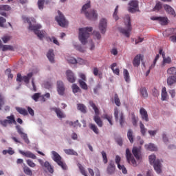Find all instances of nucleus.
<instances>
[{
  "label": "nucleus",
  "mask_w": 176,
  "mask_h": 176,
  "mask_svg": "<svg viewBox=\"0 0 176 176\" xmlns=\"http://www.w3.org/2000/svg\"><path fill=\"white\" fill-rule=\"evenodd\" d=\"M11 8L8 5H0V14L6 17V12L10 10Z\"/></svg>",
  "instance_id": "obj_20"
},
{
  "label": "nucleus",
  "mask_w": 176,
  "mask_h": 176,
  "mask_svg": "<svg viewBox=\"0 0 176 176\" xmlns=\"http://www.w3.org/2000/svg\"><path fill=\"white\" fill-rule=\"evenodd\" d=\"M78 83L80 85V87L82 89V90H87L89 89V87L87 86V84L86 83V81H83V80H78Z\"/></svg>",
  "instance_id": "obj_33"
},
{
  "label": "nucleus",
  "mask_w": 176,
  "mask_h": 176,
  "mask_svg": "<svg viewBox=\"0 0 176 176\" xmlns=\"http://www.w3.org/2000/svg\"><path fill=\"white\" fill-rule=\"evenodd\" d=\"M148 159L150 164L153 166L156 173L160 174V173H162V163H160V160H156V155H149Z\"/></svg>",
  "instance_id": "obj_6"
},
{
  "label": "nucleus",
  "mask_w": 176,
  "mask_h": 176,
  "mask_svg": "<svg viewBox=\"0 0 176 176\" xmlns=\"http://www.w3.org/2000/svg\"><path fill=\"white\" fill-rule=\"evenodd\" d=\"M5 23H6V19L0 16V27H5Z\"/></svg>",
  "instance_id": "obj_63"
},
{
  "label": "nucleus",
  "mask_w": 176,
  "mask_h": 176,
  "mask_svg": "<svg viewBox=\"0 0 176 176\" xmlns=\"http://www.w3.org/2000/svg\"><path fill=\"white\" fill-rule=\"evenodd\" d=\"M53 50H50L47 54V57L50 63H54V53Z\"/></svg>",
  "instance_id": "obj_30"
},
{
  "label": "nucleus",
  "mask_w": 176,
  "mask_h": 176,
  "mask_svg": "<svg viewBox=\"0 0 176 176\" xmlns=\"http://www.w3.org/2000/svg\"><path fill=\"white\" fill-rule=\"evenodd\" d=\"M123 74H124V79H125V81L127 83H129V82H130V74L129 73V71L126 69H124Z\"/></svg>",
  "instance_id": "obj_40"
},
{
  "label": "nucleus",
  "mask_w": 176,
  "mask_h": 176,
  "mask_svg": "<svg viewBox=\"0 0 176 176\" xmlns=\"http://www.w3.org/2000/svg\"><path fill=\"white\" fill-rule=\"evenodd\" d=\"M67 61L69 64H76V63H78V60L74 57L69 58Z\"/></svg>",
  "instance_id": "obj_62"
},
{
  "label": "nucleus",
  "mask_w": 176,
  "mask_h": 176,
  "mask_svg": "<svg viewBox=\"0 0 176 176\" xmlns=\"http://www.w3.org/2000/svg\"><path fill=\"white\" fill-rule=\"evenodd\" d=\"M16 131L21 135V138L25 141L26 144H30V140H28V136L26 133L23 132V129L20 125H16Z\"/></svg>",
  "instance_id": "obj_12"
},
{
  "label": "nucleus",
  "mask_w": 176,
  "mask_h": 176,
  "mask_svg": "<svg viewBox=\"0 0 176 176\" xmlns=\"http://www.w3.org/2000/svg\"><path fill=\"white\" fill-rule=\"evenodd\" d=\"M89 9H90V1H89L87 3L85 4L82 6L81 13H83L85 15V17L88 19V20H97V17L98 15L97 14L96 10H91L90 11H88Z\"/></svg>",
  "instance_id": "obj_3"
},
{
  "label": "nucleus",
  "mask_w": 176,
  "mask_h": 176,
  "mask_svg": "<svg viewBox=\"0 0 176 176\" xmlns=\"http://www.w3.org/2000/svg\"><path fill=\"white\" fill-rule=\"evenodd\" d=\"M2 105H5V96L0 94V111H2Z\"/></svg>",
  "instance_id": "obj_55"
},
{
  "label": "nucleus",
  "mask_w": 176,
  "mask_h": 176,
  "mask_svg": "<svg viewBox=\"0 0 176 176\" xmlns=\"http://www.w3.org/2000/svg\"><path fill=\"white\" fill-rule=\"evenodd\" d=\"M176 83V76H170L167 78V85L168 86H173Z\"/></svg>",
  "instance_id": "obj_29"
},
{
  "label": "nucleus",
  "mask_w": 176,
  "mask_h": 176,
  "mask_svg": "<svg viewBox=\"0 0 176 176\" xmlns=\"http://www.w3.org/2000/svg\"><path fill=\"white\" fill-rule=\"evenodd\" d=\"M124 24L126 25V29L124 28H120L119 31L126 36V38H130V33L131 32V19L130 18V15L127 14L124 18Z\"/></svg>",
  "instance_id": "obj_4"
},
{
  "label": "nucleus",
  "mask_w": 176,
  "mask_h": 176,
  "mask_svg": "<svg viewBox=\"0 0 176 176\" xmlns=\"http://www.w3.org/2000/svg\"><path fill=\"white\" fill-rule=\"evenodd\" d=\"M72 89L74 94L76 93H80V91H82L80 88L76 84H73L72 86Z\"/></svg>",
  "instance_id": "obj_44"
},
{
  "label": "nucleus",
  "mask_w": 176,
  "mask_h": 176,
  "mask_svg": "<svg viewBox=\"0 0 176 176\" xmlns=\"http://www.w3.org/2000/svg\"><path fill=\"white\" fill-rule=\"evenodd\" d=\"M145 148L146 149H148V151H151L153 152L157 151V148L156 146H155V144H146V145H145Z\"/></svg>",
  "instance_id": "obj_41"
},
{
  "label": "nucleus",
  "mask_w": 176,
  "mask_h": 176,
  "mask_svg": "<svg viewBox=\"0 0 176 176\" xmlns=\"http://www.w3.org/2000/svg\"><path fill=\"white\" fill-rule=\"evenodd\" d=\"M77 109L78 111H80V112H82V113H86L87 111V108H86V106L83 104H77Z\"/></svg>",
  "instance_id": "obj_37"
},
{
  "label": "nucleus",
  "mask_w": 176,
  "mask_h": 176,
  "mask_svg": "<svg viewBox=\"0 0 176 176\" xmlns=\"http://www.w3.org/2000/svg\"><path fill=\"white\" fill-rule=\"evenodd\" d=\"M58 16H56V21H57L58 25L63 28H65L67 25H68V21H67V19H65V17L64 16V15H63L61 12L58 11Z\"/></svg>",
  "instance_id": "obj_9"
},
{
  "label": "nucleus",
  "mask_w": 176,
  "mask_h": 176,
  "mask_svg": "<svg viewBox=\"0 0 176 176\" xmlns=\"http://www.w3.org/2000/svg\"><path fill=\"white\" fill-rule=\"evenodd\" d=\"M0 124H1L3 127H8V124H17L14 115L11 114L7 116L6 120H0Z\"/></svg>",
  "instance_id": "obj_8"
},
{
  "label": "nucleus",
  "mask_w": 176,
  "mask_h": 176,
  "mask_svg": "<svg viewBox=\"0 0 176 176\" xmlns=\"http://www.w3.org/2000/svg\"><path fill=\"white\" fill-rule=\"evenodd\" d=\"M91 31H93V28L91 27L81 28L79 29L78 38L82 45H86L87 43V39H89Z\"/></svg>",
  "instance_id": "obj_2"
},
{
  "label": "nucleus",
  "mask_w": 176,
  "mask_h": 176,
  "mask_svg": "<svg viewBox=\"0 0 176 176\" xmlns=\"http://www.w3.org/2000/svg\"><path fill=\"white\" fill-rule=\"evenodd\" d=\"M107 173L108 174H113L115 173V162L113 161H110L107 167Z\"/></svg>",
  "instance_id": "obj_25"
},
{
  "label": "nucleus",
  "mask_w": 176,
  "mask_h": 176,
  "mask_svg": "<svg viewBox=\"0 0 176 176\" xmlns=\"http://www.w3.org/2000/svg\"><path fill=\"white\" fill-rule=\"evenodd\" d=\"M37 5L38 9H40V10H42V9H43V6L45 5V0H38Z\"/></svg>",
  "instance_id": "obj_57"
},
{
  "label": "nucleus",
  "mask_w": 176,
  "mask_h": 176,
  "mask_svg": "<svg viewBox=\"0 0 176 176\" xmlns=\"http://www.w3.org/2000/svg\"><path fill=\"white\" fill-rule=\"evenodd\" d=\"M162 8H163V6L162 5V3L160 1H158L155 7L153 8L154 12H159V10H162Z\"/></svg>",
  "instance_id": "obj_49"
},
{
  "label": "nucleus",
  "mask_w": 176,
  "mask_h": 176,
  "mask_svg": "<svg viewBox=\"0 0 176 176\" xmlns=\"http://www.w3.org/2000/svg\"><path fill=\"white\" fill-rule=\"evenodd\" d=\"M66 123L72 127H78H78H81L82 126L80 124H79V120H76L74 122L72 121H67Z\"/></svg>",
  "instance_id": "obj_36"
},
{
  "label": "nucleus",
  "mask_w": 176,
  "mask_h": 176,
  "mask_svg": "<svg viewBox=\"0 0 176 176\" xmlns=\"http://www.w3.org/2000/svg\"><path fill=\"white\" fill-rule=\"evenodd\" d=\"M140 113L142 120L145 122H149V118H148V111L144 107H141L140 109Z\"/></svg>",
  "instance_id": "obj_22"
},
{
  "label": "nucleus",
  "mask_w": 176,
  "mask_h": 176,
  "mask_svg": "<svg viewBox=\"0 0 176 176\" xmlns=\"http://www.w3.org/2000/svg\"><path fill=\"white\" fill-rule=\"evenodd\" d=\"M26 163L28 166H29V167H32V168H34V167H36V164L34 163V162H32V160H26Z\"/></svg>",
  "instance_id": "obj_61"
},
{
  "label": "nucleus",
  "mask_w": 176,
  "mask_h": 176,
  "mask_svg": "<svg viewBox=\"0 0 176 176\" xmlns=\"http://www.w3.org/2000/svg\"><path fill=\"white\" fill-rule=\"evenodd\" d=\"M64 152L66 153V155H73V156H78V153L74 151V149H65Z\"/></svg>",
  "instance_id": "obj_42"
},
{
  "label": "nucleus",
  "mask_w": 176,
  "mask_h": 176,
  "mask_svg": "<svg viewBox=\"0 0 176 176\" xmlns=\"http://www.w3.org/2000/svg\"><path fill=\"white\" fill-rule=\"evenodd\" d=\"M140 133L142 135H145L146 133V129L145 128V125L142 124V122H140Z\"/></svg>",
  "instance_id": "obj_53"
},
{
  "label": "nucleus",
  "mask_w": 176,
  "mask_h": 176,
  "mask_svg": "<svg viewBox=\"0 0 176 176\" xmlns=\"http://www.w3.org/2000/svg\"><path fill=\"white\" fill-rule=\"evenodd\" d=\"M163 34L165 36H169V35H176V28L168 29Z\"/></svg>",
  "instance_id": "obj_27"
},
{
  "label": "nucleus",
  "mask_w": 176,
  "mask_h": 176,
  "mask_svg": "<svg viewBox=\"0 0 176 176\" xmlns=\"http://www.w3.org/2000/svg\"><path fill=\"white\" fill-rule=\"evenodd\" d=\"M16 110L20 115H23V116H27L28 115V111L25 109H23L21 107H16Z\"/></svg>",
  "instance_id": "obj_34"
},
{
  "label": "nucleus",
  "mask_w": 176,
  "mask_h": 176,
  "mask_svg": "<svg viewBox=\"0 0 176 176\" xmlns=\"http://www.w3.org/2000/svg\"><path fill=\"white\" fill-rule=\"evenodd\" d=\"M66 76L69 83H75V81L76 80V77H75V75L74 74V72H72V71L67 70L66 72Z\"/></svg>",
  "instance_id": "obj_18"
},
{
  "label": "nucleus",
  "mask_w": 176,
  "mask_h": 176,
  "mask_svg": "<svg viewBox=\"0 0 176 176\" xmlns=\"http://www.w3.org/2000/svg\"><path fill=\"white\" fill-rule=\"evenodd\" d=\"M102 156L103 159V163L107 164L108 163V157H107V153L105 151H102Z\"/></svg>",
  "instance_id": "obj_58"
},
{
  "label": "nucleus",
  "mask_w": 176,
  "mask_h": 176,
  "mask_svg": "<svg viewBox=\"0 0 176 176\" xmlns=\"http://www.w3.org/2000/svg\"><path fill=\"white\" fill-rule=\"evenodd\" d=\"M23 172L26 175L32 176V170L30 167L25 166L23 167Z\"/></svg>",
  "instance_id": "obj_45"
},
{
  "label": "nucleus",
  "mask_w": 176,
  "mask_h": 176,
  "mask_svg": "<svg viewBox=\"0 0 176 176\" xmlns=\"http://www.w3.org/2000/svg\"><path fill=\"white\" fill-rule=\"evenodd\" d=\"M102 118L103 119H106L107 120H108L109 124L111 126H113V123L112 122V119H113L112 115L104 114L102 116Z\"/></svg>",
  "instance_id": "obj_38"
},
{
  "label": "nucleus",
  "mask_w": 176,
  "mask_h": 176,
  "mask_svg": "<svg viewBox=\"0 0 176 176\" xmlns=\"http://www.w3.org/2000/svg\"><path fill=\"white\" fill-rule=\"evenodd\" d=\"M122 160V158H120V156L116 155V163L118 166V168L119 170H122L123 174H127V169H126V167H124V165H120V161Z\"/></svg>",
  "instance_id": "obj_16"
},
{
  "label": "nucleus",
  "mask_w": 176,
  "mask_h": 176,
  "mask_svg": "<svg viewBox=\"0 0 176 176\" xmlns=\"http://www.w3.org/2000/svg\"><path fill=\"white\" fill-rule=\"evenodd\" d=\"M164 10L169 14V16H172L173 17H176L175 10L173 7L169 5L165 4L164 5Z\"/></svg>",
  "instance_id": "obj_17"
},
{
  "label": "nucleus",
  "mask_w": 176,
  "mask_h": 176,
  "mask_svg": "<svg viewBox=\"0 0 176 176\" xmlns=\"http://www.w3.org/2000/svg\"><path fill=\"white\" fill-rule=\"evenodd\" d=\"M32 76H34V73L30 72L29 74H27V76H24L22 77V80H23V82H25V83H30V79H31L32 78Z\"/></svg>",
  "instance_id": "obj_31"
},
{
  "label": "nucleus",
  "mask_w": 176,
  "mask_h": 176,
  "mask_svg": "<svg viewBox=\"0 0 176 176\" xmlns=\"http://www.w3.org/2000/svg\"><path fill=\"white\" fill-rule=\"evenodd\" d=\"M78 167L82 175L87 176V172H86L85 167H83V166H82V164H78Z\"/></svg>",
  "instance_id": "obj_47"
},
{
  "label": "nucleus",
  "mask_w": 176,
  "mask_h": 176,
  "mask_svg": "<svg viewBox=\"0 0 176 176\" xmlns=\"http://www.w3.org/2000/svg\"><path fill=\"white\" fill-rule=\"evenodd\" d=\"M128 10L130 13H135V12H140L138 7V0H131L129 3Z\"/></svg>",
  "instance_id": "obj_11"
},
{
  "label": "nucleus",
  "mask_w": 176,
  "mask_h": 176,
  "mask_svg": "<svg viewBox=\"0 0 176 176\" xmlns=\"http://www.w3.org/2000/svg\"><path fill=\"white\" fill-rule=\"evenodd\" d=\"M127 138L131 144L134 142V132L131 129H129L127 132Z\"/></svg>",
  "instance_id": "obj_28"
},
{
  "label": "nucleus",
  "mask_w": 176,
  "mask_h": 176,
  "mask_svg": "<svg viewBox=\"0 0 176 176\" xmlns=\"http://www.w3.org/2000/svg\"><path fill=\"white\" fill-rule=\"evenodd\" d=\"M8 50L13 52V50H14V48L13 47V46L10 45H3L2 52H6Z\"/></svg>",
  "instance_id": "obj_43"
},
{
  "label": "nucleus",
  "mask_w": 176,
  "mask_h": 176,
  "mask_svg": "<svg viewBox=\"0 0 176 176\" xmlns=\"http://www.w3.org/2000/svg\"><path fill=\"white\" fill-rule=\"evenodd\" d=\"M57 91L59 96H64L65 87H64V82L62 81L57 82Z\"/></svg>",
  "instance_id": "obj_19"
},
{
  "label": "nucleus",
  "mask_w": 176,
  "mask_h": 176,
  "mask_svg": "<svg viewBox=\"0 0 176 176\" xmlns=\"http://www.w3.org/2000/svg\"><path fill=\"white\" fill-rule=\"evenodd\" d=\"M41 97H42L41 96V93H35L34 94L32 95V100H34V101H35L36 102H38Z\"/></svg>",
  "instance_id": "obj_51"
},
{
  "label": "nucleus",
  "mask_w": 176,
  "mask_h": 176,
  "mask_svg": "<svg viewBox=\"0 0 176 176\" xmlns=\"http://www.w3.org/2000/svg\"><path fill=\"white\" fill-rule=\"evenodd\" d=\"M162 58H163V61L162 66L164 67L165 64H170L171 63V58L170 57H167L166 58V54H162Z\"/></svg>",
  "instance_id": "obj_32"
},
{
  "label": "nucleus",
  "mask_w": 176,
  "mask_h": 176,
  "mask_svg": "<svg viewBox=\"0 0 176 176\" xmlns=\"http://www.w3.org/2000/svg\"><path fill=\"white\" fill-rule=\"evenodd\" d=\"M151 20L159 21L161 25H167L168 24V18L167 16H153Z\"/></svg>",
  "instance_id": "obj_13"
},
{
  "label": "nucleus",
  "mask_w": 176,
  "mask_h": 176,
  "mask_svg": "<svg viewBox=\"0 0 176 176\" xmlns=\"http://www.w3.org/2000/svg\"><path fill=\"white\" fill-rule=\"evenodd\" d=\"M41 97H42L41 101H43V102H45V101H46V98H50V94L47 93L45 95H43Z\"/></svg>",
  "instance_id": "obj_64"
},
{
  "label": "nucleus",
  "mask_w": 176,
  "mask_h": 176,
  "mask_svg": "<svg viewBox=\"0 0 176 176\" xmlns=\"http://www.w3.org/2000/svg\"><path fill=\"white\" fill-rule=\"evenodd\" d=\"M168 94L166 87H164L162 91V101H166L167 100Z\"/></svg>",
  "instance_id": "obj_46"
},
{
  "label": "nucleus",
  "mask_w": 176,
  "mask_h": 176,
  "mask_svg": "<svg viewBox=\"0 0 176 176\" xmlns=\"http://www.w3.org/2000/svg\"><path fill=\"white\" fill-rule=\"evenodd\" d=\"M169 75H176V67H170L167 70Z\"/></svg>",
  "instance_id": "obj_59"
},
{
  "label": "nucleus",
  "mask_w": 176,
  "mask_h": 176,
  "mask_svg": "<svg viewBox=\"0 0 176 176\" xmlns=\"http://www.w3.org/2000/svg\"><path fill=\"white\" fill-rule=\"evenodd\" d=\"M116 65H118V64H116V63H113L111 65V69L113 71V74L119 76L120 70L119 69V68L115 69V67H116Z\"/></svg>",
  "instance_id": "obj_39"
},
{
  "label": "nucleus",
  "mask_w": 176,
  "mask_h": 176,
  "mask_svg": "<svg viewBox=\"0 0 176 176\" xmlns=\"http://www.w3.org/2000/svg\"><path fill=\"white\" fill-rule=\"evenodd\" d=\"M89 129H91V130H92V131H94L95 134H98L99 133L98 128L97 127V126H96V124H89Z\"/></svg>",
  "instance_id": "obj_48"
},
{
  "label": "nucleus",
  "mask_w": 176,
  "mask_h": 176,
  "mask_svg": "<svg viewBox=\"0 0 176 176\" xmlns=\"http://www.w3.org/2000/svg\"><path fill=\"white\" fill-rule=\"evenodd\" d=\"M43 167H45L47 171L50 173V174H53V173H54V168L53 166H52L49 162H45L43 164Z\"/></svg>",
  "instance_id": "obj_26"
},
{
  "label": "nucleus",
  "mask_w": 176,
  "mask_h": 176,
  "mask_svg": "<svg viewBox=\"0 0 176 176\" xmlns=\"http://www.w3.org/2000/svg\"><path fill=\"white\" fill-rule=\"evenodd\" d=\"M132 153L135 157L136 160H141L142 159V155L141 154V148L137 146H134L132 149Z\"/></svg>",
  "instance_id": "obj_15"
},
{
  "label": "nucleus",
  "mask_w": 176,
  "mask_h": 176,
  "mask_svg": "<svg viewBox=\"0 0 176 176\" xmlns=\"http://www.w3.org/2000/svg\"><path fill=\"white\" fill-rule=\"evenodd\" d=\"M160 56L159 54H157L154 60L153 65L150 66V69H152V68L155 67V65H156V63L157 62V60H159Z\"/></svg>",
  "instance_id": "obj_60"
},
{
  "label": "nucleus",
  "mask_w": 176,
  "mask_h": 176,
  "mask_svg": "<svg viewBox=\"0 0 176 176\" xmlns=\"http://www.w3.org/2000/svg\"><path fill=\"white\" fill-rule=\"evenodd\" d=\"M107 21L106 19L102 18L100 19L99 23V30L101 34H105V32H107Z\"/></svg>",
  "instance_id": "obj_14"
},
{
  "label": "nucleus",
  "mask_w": 176,
  "mask_h": 176,
  "mask_svg": "<svg viewBox=\"0 0 176 176\" xmlns=\"http://www.w3.org/2000/svg\"><path fill=\"white\" fill-rule=\"evenodd\" d=\"M119 122L121 127H123V124H124V114H123V112L120 113Z\"/></svg>",
  "instance_id": "obj_50"
},
{
  "label": "nucleus",
  "mask_w": 176,
  "mask_h": 176,
  "mask_svg": "<svg viewBox=\"0 0 176 176\" xmlns=\"http://www.w3.org/2000/svg\"><path fill=\"white\" fill-rule=\"evenodd\" d=\"M119 12V6H117L114 10V12L113 14V19H115L116 21L119 20V16H118V13Z\"/></svg>",
  "instance_id": "obj_52"
},
{
  "label": "nucleus",
  "mask_w": 176,
  "mask_h": 176,
  "mask_svg": "<svg viewBox=\"0 0 176 176\" xmlns=\"http://www.w3.org/2000/svg\"><path fill=\"white\" fill-rule=\"evenodd\" d=\"M114 102L116 105H117V107H120V105H122V103L120 102V99H119V96H118V94H115Z\"/></svg>",
  "instance_id": "obj_54"
},
{
  "label": "nucleus",
  "mask_w": 176,
  "mask_h": 176,
  "mask_svg": "<svg viewBox=\"0 0 176 176\" xmlns=\"http://www.w3.org/2000/svg\"><path fill=\"white\" fill-rule=\"evenodd\" d=\"M89 105L91 107V108H93L96 113V116L94 117V120L95 123H96L98 127H102L103 126L102 120H101L100 116H98V115H100V110L98 109V107L96 106V104H94V102H93L92 100L89 101Z\"/></svg>",
  "instance_id": "obj_5"
},
{
  "label": "nucleus",
  "mask_w": 176,
  "mask_h": 176,
  "mask_svg": "<svg viewBox=\"0 0 176 176\" xmlns=\"http://www.w3.org/2000/svg\"><path fill=\"white\" fill-rule=\"evenodd\" d=\"M24 20L26 23H28L29 24L28 29L30 31H34V34L37 35L39 39H43V38L46 36V32H45L44 30H39L42 28V26L41 25H32V23H35V19L34 18L25 17Z\"/></svg>",
  "instance_id": "obj_1"
},
{
  "label": "nucleus",
  "mask_w": 176,
  "mask_h": 176,
  "mask_svg": "<svg viewBox=\"0 0 176 176\" xmlns=\"http://www.w3.org/2000/svg\"><path fill=\"white\" fill-rule=\"evenodd\" d=\"M19 153H21V155H22L23 156H25V157H29L33 160L36 159V155H35V154L32 153V152L31 151H23L21 150H19Z\"/></svg>",
  "instance_id": "obj_21"
},
{
  "label": "nucleus",
  "mask_w": 176,
  "mask_h": 176,
  "mask_svg": "<svg viewBox=\"0 0 176 176\" xmlns=\"http://www.w3.org/2000/svg\"><path fill=\"white\" fill-rule=\"evenodd\" d=\"M142 56L141 54H138L133 59V65L135 67H140L141 60H142Z\"/></svg>",
  "instance_id": "obj_23"
},
{
  "label": "nucleus",
  "mask_w": 176,
  "mask_h": 176,
  "mask_svg": "<svg viewBox=\"0 0 176 176\" xmlns=\"http://www.w3.org/2000/svg\"><path fill=\"white\" fill-rule=\"evenodd\" d=\"M140 93L142 97H143V98H147V97H148V91L146 90V87H141L140 89Z\"/></svg>",
  "instance_id": "obj_35"
},
{
  "label": "nucleus",
  "mask_w": 176,
  "mask_h": 176,
  "mask_svg": "<svg viewBox=\"0 0 176 176\" xmlns=\"http://www.w3.org/2000/svg\"><path fill=\"white\" fill-rule=\"evenodd\" d=\"M52 109L56 113V116H58V118H59V119H63L64 118H65V115L64 114L63 111H61V109L56 107H54L52 108Z\"/></svg>",
  "instance_id": "obj_24"
},
{
  "label": "nucleus",
  "mask_w": 176,
  "mask_h": 176,
  "mask_svg": "<svg viewBox=\"0 0 176 176\" xmlns=\"http://www.w3.org/2000/svg\"><path fill=\"white\" fill-rule=\"evenodd\" d=\"M52 153L53 155V160L55 161V162L57 163V164L59 165L63 170H67V164L63 162L61 156H60L58 153L54 151H52Z\"/></svg>",
  "instance_id": "obj_7"
},
{
  "label": "nucleus",
  "mask_w": 176,
  "mask_h": 176,
  "mask_svg": "<svg viewBox=\"0 0 176 176\" xmlns=\"http://www.w3.org/2000/svg\"><path fill=\"white\" fill-rule=\"evenodd\" d=\"M1 39L3 42V43H8L10 39H12V37L10 36L5 35L3 37H1Z\"/></svg>",
  "instance_id": "obj_56"
},
{
  "label": "nucleus",
  "mask_w": 176,
  "mask_h": 176,
  "mask_svg": "<svg viewBox=\"0 0 176 176\" xmlns=\"http://www.w3.org/2000/svg\"><path fill=\"white\" fill-rule=\"evenodd\" d=\"M126 158L129 164H131L133 167H137V161L131 154L130 149H126Z\"/></svg>",
  "instance_id": "obj_10"
}]
</instances>
